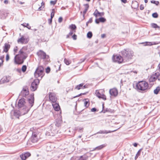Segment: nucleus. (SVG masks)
I'll return each mask as SVG.
<instances>
[{
	"label": "nucleus",
	"mask_w": 160,
	"mask_h": 160,
	"mask_svg": "<svg viewBox=\"0 0 160 160\" xmlns=\"http://www.w3.org/2000/svg\"><path fill=\"white\" fill-rule=\"evenodd\" d=\"M27 48L23 47L19 51L18 54L15 55L14 62L17 64H22L23 63L24 60L27 57L26 53Z\"/></svg>",
	"instance_id": "f257e3e1"
},
{
	"label": "nucleus",
	"mask_w": 160,
	"mask_h": 160,
	"mask_svg": "<svg viewBox=\"0 0 160 160\" xmlns=\"http://www.w3.org/2000/svg\"><path fill=\"white\" fill-rule=\"evenodd\" d=\"M122 53L125 62L132 59L134 56L133 51L129 49H124L122 51Z\"/></svg>",
	"instance_id": "f03ea898"
},
{
	"label": "nucleus",
	"mask_w": 160,
	"mask_h": 160,
	"mask_svg": "<svg viewBox=\"0 0 160 160\" xmlns=\"http://www.w3.org/2000/svg\"><path fill=\"white\" fill-rule=\"evenodd\" d=\"M136 88L138 90L144 91L148 89V83L145 81H140L137 84Z\"/></svg>",
	"instance_id": "7ed1b4c3"
},
{
	"label": "nucleus",
	"mask_w": 160,
	"mask_h": 160,
	"mask_svg": "<svg viewBox=\"0 0 160 160\" xmlns=\"http://www.w3.org/2000/svg\"><path fill=\"white\" fill-rule=\"evenodd\" d=\"M44 68L42 66H39L36 69L34 72V76L36 78L40 77L41 78L44 75Z\"/></svg>",
	"instance_id": "20e7f679"
},
{
	"label": "nucleus",
	"mask_w": 160,
	"mask_h": 160,
	"mask_svg": "<svg viewBox=\"0 0 160 160\" xmlns=\"http://www.w3.org/2000/svg\"><path fill=\"white\" fill-rule=\"evenodd\" d=\"M23 110L21 112H20V110H15L13 111H12V112H13V115L15 116L16 118H19V117L21 115H22L25 114L27 113V112L29 111V109L28 108H26L25 109V111L23 112Z\"/></svg>",
	"instance_id": "39448f33"
},
{
	"label": "nucleus",
	"mask_w": 160,
	"mask_h": 160,
	"mask_svg": "<svg viewBox=\"0 0 160 160\" xmlns=\"http://www.w3.org/2000/svg\"><path fill=\"white\" fill-rule=\"evenodd\" d=\"M39 83L38 79H36L32 82L31 86V89L32 91H35L37 89L38 85Z\"/></svg>",
	"instance_id": "423d86ee"
},
{
	"label": "nucleus",
	"mask_w": 160,
	"mask_h": 160,
	"mask_svg": "<svg viewBox=\"0 0 160 160\" xmlns=\"http://www.w3.org/2000/svg\"><path fill=\"white\" fill-rule=\"evenodd\" d=\"M123 59V57H122L119 55L113 56L112 58V59L114 62L118 63H121L123 62H125Z\"/></svg>",
	"instance_id": "0eeeda50"
},
{
	"label": "nucleus",
	"mask_w": 160,
	"mask_h": 160,
	"mask_svg": "<svg viewBox=\"0 0 160 160\" xmlns=\"http://www.w3.org/2000/svg\"><path fill=\"white\" fill-rule=\"evenodd\" d=\"M30 140L32 143H34L38 142V137L37 133L36 132H32Z\"/></svg>",
	"instance_id": "6e6552de"
},
{
	"label": "nucleus",
	"mask_w": 160,
	"mask_h": 160,
	"mask_svg": "<svg viewBox=\"0 0 160 160\" xmlns=\"http://www.w3.org/2000/svg\"><path fill=\"white\" fill-rule=\"evenodd\" d=\"M28 101L29 104L30 108H31L33 105L34 103V98L33 94H31L28 96Z\"/></svg>",
	"instance_id": "1a4fd4ad"
},
{
	"label": "nucleus",
	"mask_w": 160,
	"mask_h": 160,
	"mask_svg": "<svg viewBox=\"0 0 160 160\" xmlns=\"http://www.w3.org/2000/svg\"><path fill=\"white\" fill-rule=\"evenodd\" d=\"M37 55L40 59H45L46 58V54L43 51L40 50L37 52Z\"/></svg>",
	"instance_id": "9d476101"
},
{
	"label": "nucleus",
	"mask_w": 160,
	"mask_h": 160,
	"mask_svg": "<svg viewBox=\"0 0 160 160\" xmlns=\"http://www.w3.org/2000/svg\"><path fill=\"white\" fill-rule=\"evenodd\" d=\"M49 98L52 103H55L56 102L57 98L56 97L55 94L54 93L50 92Z\"/></svg>",
	"instance_id": "9b49d317"
},
{
	"label": "nucleus",
	"mask_w": 160,
	"mask_h": 160,
	"mask_svg": "<svg viewBox=\"0 0 160 160\" xmlns=\"http://www.w3.org/2000/svg\"><path fill=\"white\" fill-rule=\"evenodd\" d=\"M29 39L28 38L24 37L22 36L21 38H19L18 40V43L21 44H26L27 43Z\"/></svg>",
	"instance_id": "f8f14e48"
},
{
	"label": "nucleus",
	"mask_w": 160,
	"mask_h": 160,
	"mask_svg": "<svg viewBox=\"0 0 160 160\" xmlns=\"http://www.w3.org/2000/svg\"><path fill=\"white\" fill-rule=\"evenodd\" d=\"M25 104V99L24 98H21L19 100L18 106L19 108H21L26 106Z\"/></svg>",
	"instance_id": "ddd939ff"
},
{
	"label": "nucleus",
	"mask_w": 160,
	"mask_h": 160,
	"mask_svg": "<svg viewBox=\"0 0 160 160\" xmlns=\"http://www.w3.org/2000/svg\"><path fill=\"white\" fill-rule=\"evenodd\" d=\"M11 79V77L9 76H6L3 77L0 81V84L8 82Z\"/></svg>",
	"instance_id": "4468645a"
},
{
	"label": "nucleus",
	"mask_w": 160,
	"mask_h": 160,
	"mask_svg": "<svg viewBox=\"0 0 160 160\" xmlns=\"http://www.w3.org/2000/svg\"><path fill=\"white\" fill-rule=\"evenodd\" d=\"M29 92L28 88L25 87L23 88L21 93V95L23 97H26L29 94Z\"/></svg>",
	"instance_id": "2eb2a0df"
},
{
	"label": "nucleus",
	"mask_w": 160,
	"mask_h": 160,
	"mask_svg": "<svg viewBox=\"0 0 160 160\" xmlns=\"http://www.w3.org/2000/svg\"><path fill=\"white\" fill-rule=\"evenodd\" d=\"M109 92L110 95L113 97H116L118 94V91L115 88L110 89Z\"/></svg>",
	"instance_id": "dca6fc26"
},
{
	"label": "nucleus",
	"mask_w": 160,
	"mask_h": 160,
	"mask_svg": "<svg viewBox=\"0 0 160 160\" xmlns=\"http://www.w3.org/2000/svg\"><path fill=\"white\" fill-rule=\"evenodd\" d=\"M31 156V154L28 152L22 154L20 155V157L22 160H26V159Z\"/></svg>",
	"instance_id": "f3484780"
},
{
	"label": "nucleus",
	"mask_w": 160,
	"mask_h": 160,
	"mask_svg": "<svg viewBox=\"0 0 160 160\" xmlns=\"http://www.w3.org/2000/svg\"><path fill=\"white\" fill-rule=\"evenodd\" d=\"M10 48V45L9 44V42L5 43L3 47V52H8Z\"/></svg>",
	"instance_id": "a211bd4d"
},
{
	"label": "nucleus",
	"mask_w": 160,
	"mask_h": 160,
	"mask_svg": "<svg viewBox=\"0 0 160 160\" xmlns=\"http://www.w3.org/2000/svg\"><path fill=\"white\" fill-rule=\"evenodd\" d=\"M104 12H100L97 9H96L93 13V15L96 17L98 16H104Z\"/></svg>",
	"instance_id": "6ab92c4d"
},
{
	"label": "nucleus",
	"mask_w": 160,
	"mask_h": 160,
	"mask_svg": "<svg viewBox=\"0 0 160 160\" xmlns=\"http://www.w3.org/2000/svg\"><path fill=\"white\" fill-rule=\"evenodd\" d=\"M116 130H114L113 131H107L106 130L100 131L94 134V135H96V134H107L108 133H111V132L115 131Z\"/></svg>",
	"instance_id": "aec40b11"
},
{
	"label": "nucleus",
	"mask_w": 160,
	"mask_h": 160,
	"mask_svg": "<svg viewBox=\"0 0 160 160\" xmlns=\"http://www.w3.org/2000/svg\"><path fill=\"white\" fill-rule=\"evenodd\" d=\"M52 106L56 111H58L60 109V107L58 104L56 103V102L55 103H52Z\"/></svg>",
	"instance_id": "412c9836"
},
{
	"label": "nucleus",
	"mask_w": 160,
	"mask_h": 160,
	"mask_svg": "<svg viewBox=\"0 0 160 160\" xmlns=\"http://www.w3.org/2000/svg\"><path fill=\"white\" fill-rule=\"evenodd\" d=\"M0 15L1 16V18H5L8 15V13L5 10H2L1 11V13L0 14Z\"/></svg>",
	"instance_id": "4be33fe9"
},
{
	"label": "nucleus",
	"mask_w": 160,
	"mask_h": 160,
	"mask_svg": "<svg viewBox=\"0 0 160 160\" xmlns=\"http://www.w3.org/2000/svg\"><path fill=\"white\" fill-rule=\"evenodd\" d=\"M157 78L155 75H153L151 76L149 78V80L150 82H153L157 79Z\"/></svg>",
	"instance_id": "5701e85b"
},
{
	"label": "nucleus",
	"mask_w": 160,
	"mask_h": 160,
	"mask_svg": "<svg viewBox=\"0 0 160 160\" xmlns=\"http://www.w3.org/2000/svg\"><path fill=\"white\" fill-rule=\"evenodd\" d=\"M69 28L72 29L71 30H73L74 32H75V29L76 28V26L74 24H71L69 26Z\"/></svg>",
	"instance_id": "b1692460"
},
{
	"label": "nucleus",
	"mask_w": 160,
	"mask_h": 160,
	"mask_svg": "<svg viewBox=\"0 0 160 160\" xmlns=\"http://www.w3.org/2000/svg\"><path fill=\"white\" fill-rule=\"evenodd\" d=\"M84 5L85 7V9H84V11L83 12V16H84V15L87 12V11L88 9V8H89V5L88 4H86Z\"/></svg>",
	"instance_id": "393cba45"
},
{
	"label": "nucleus",
	"mask_w": 160,
	"mask_h": 160,
	"mask_svg": "<svg viewBox=\"0 0 160 160\" xmlns=\"http://www.w3.org/2000/svg\"><path fill=\"white\" fill-rule=\"evenodd\" d=\"M160 91V87L159 86H158L154 90V93L155 94H157Z\"/></svg>",
	"instance_id": "a878e982"
},
{
	"label": "nucleus",
	"mask_w": 160,
	"mask_h": 160,
	"mask_svg": "<svg viewBox=\"0 0 160 160\" xmlns=\"http://www.w3.org/2000/svg\"><path fill=\"white\" fill-rule=\"evenodd\" d=\"M88 157L85 155H84L83 156H81L78 160H86L87 159Z\"/></svg>",
	"instance_id": "bb28decb"
},
{
	"label": "nucleus",
	"mask_w": 160,
	"mask_h": 160,
	"mask_svg": "<svg viewBox=\"0 0 160 160\" xmlns=\"http://www.w3.org/2000/svg\"><path fill=\"white\" fill-rule=\"evenodd\" d=\"M21 25L25 27H27L29 29H31V27L29 26V24L28 23H25L21 24Z\"/></svg>",
	"instance_id": "cd10ccee"
},
{
	"label": "nucleus",
	"mask_w": 160,
	"mask_h": 160,
	"mask_svg": "<svg viewBox=\"0 0 160 160\" xmlns=\"http://www.w3.org/2000/svg\"><path fill=\"white\" fill-rule=\"evenodd\" d=\"M152 27L153 28H160L159 26H158L156 24L154 23H152L151 24Z\"/></svg>",
	"instance_id": "c85d7f7f"
},
{
	"label": "nucleus",
	"mask_w": 160,
	"mask_h": 160,
	"mask_svg": "<svg viewBox=\"0 0 160 160\" xmlns=\"http://www.w3.org/2000/svg\"><path fill=\"white\" fill-rule=\"evenodd\" d=\"M61 121L58 120H56V121L55 125L57 127H59L61 124Z\"/></svg>",
	"instance_id": "c756f323"
},
{
	"label": "nucleus",
	"mask_w": 160,
	"mask_h": 160,
	"mask_svg": "<svg viewBox=\"0 0 160 160\" xmlns=\"http://www.w3.org/2000/svg\"><path fill=\"white\" fill-rule=\"evenodd\" d=\"M158 80L160 81V72H157L155 73Z\"/></svg>",
	"instance_id": "7c9ffc66"
},
{
	"label": "nucleus",
	"mask_w": 160,
	"mask_h": 160,
	"mask_svg": "<svg viewBox=\"0 0 160 160\" xmlns=\"http://www.w3.org/2000/svg\"><path fill=\"white\" fill-rule=\"evenodd\" d=\"M64 62L67 65H69L71 63V62L68 60L66 58H65L64 60Z\"/></svg>",
	"instance_id": "2f4dec72"
},
{
	"label": "nucleus",
	"mask_w": 160,
	"mask_h": 160,
	"mask_svg": "<svg viewBox=\"0 0 160 160\" xmlns=\"http://www.w3.org/2000/svg\"><path fill=\"white\" fill-rule=\"evenodd\" d=\"M83 85V84L81 83L78 85H77L76 87V88L78 90H79L81 89H82V86Z\"/></svg>",
	"instance_id": "473e14b6"
},
{
	"label": "nucleus",
	"mask_w": 160,
	"mask_h": 160,
	"mask_svg": "<svg viewBox=\"0 0 160 160\" xmlns=\"http://www.w3.org/2000/svg\"><path fill=\"white\" fill-rule=\"evenodd\" d=\"M99 20L100 22H104L106 21V19L104 18L101 17L99 18Z\"/></svg>",
	"instance_id": "72a5a7b5"
},
{
	"label": "nucleus",
	"mask_w": 160,
	"mask_h": 160,
	"mask_svg": "<svg viewBox=\"0 0 160 160\" xmlns=\"http://www.w3.org/2000/svg\"><path fill=\"white\" fill-rule=\"evenodd\" d=\"M92 33L91 32H88L87 34V37L88 38H90L92 37Z\"/></svg>",
	"instance_id": "f704fd0d"
},
{
	"label": "nucleus",
	"mask_w": 160,
	"mask_h": 160,
	"mask_svg": "<svg viewBox=\"0 0 160 160\" xmlns=\"http://www.w3.org/2000/svg\"><path fill=\"white\" fill-rule=\"evenodd\" d=\"M89 105V104L88 102V101H87L86 100H85V101L84 102V105L86 107H88Z\"/></svg>",
	"instance_id": "c9c22d12"
},
{
	"label": "nucleus",
	"mask_w": 160,
	"mask_h": 160,
	"mask_svg": "<svg viewBox=\"0 0 160 160\" xmlns=\"http://www.w3.org/2000/svg\"><path fill=\"white\" fill-rule=\"evenodd\" d=\"M27 69V66L26 65H23L22 68V70L23 72H25Z\"/></svg>",
	"instance_id": "e433bc0d"
},
{
	"label": "nucleus",
	"mask_w": 160,
	"mask_h": 160,
	"mask_svg": "<svg viewBox=\"0 0 160 160\" xmlns=\"http://www.w3.org/2000/svg\"><path fill=\"white\" fill-rule=\"evenodd\" d=\"M105 146L104 145H100L98 147H96V149H98V150H100V149H102V148H103Z\"/></svg>",
	"instance_id": "4c0bfd02"
},
{
	"label": "nucleus",
	"mask_w": 160,
	"mask_h": 160,
	"mask_svg": "<svg viewBox=\"0 0 160 160\" xmlns=\"http://www.w3.org/2000/svg\"><path fill=\"white\" fill-rule=\"evenodd\" d=\"M55 10L54 9H52V12L51 13V18H53L54 15Z\"/></svg>",
	"instance_id": "58836bf2"
},
{
	"label": "nucleus",
	"mask_w": 160,
	"mask_h": 160,
	"mask_svg": "<svg viewBox=\"0 0 160 160\" xmlns=\"http://www.w3.org/2000/svg\"><path fill=\"white\" fill-rule=\"evenodd\" d=\"M96 95L99 98H100L102 94L100 93V92L98 91H96Z\"/></svg>",
	"instance_id": "ea45409f"
},
{
	"label": "nucleus",
	"mask_w": 160,
	"mask_h": 160,
	"mask_svg": "<svg viewBox=\"0 0 160 160\" xmlns=\"http://www.w3.org/2000/svg\"><path fill=\"white\" fill-rule=\"evenodd\" d=\"M151 2L152 3L155 4L157 5H158L159 4V2L158 1H156L154 0L151 1Z\"/></svg>",
	"instance_id": "a19ab883"
},
{
	"label": "nucleus",
	"mask_w": 160,
	"mask_h": 160,
	"mask_svg": "<svg viewBox=\"0 0 160 160\" xmlns=\"http://www.w3.org/2000/svg\"><path fill=\"white\" fill-rule=\"evenodd\" d=\"M152 16L154 18H157L158 17V15L157 13H154L152 14Z\"/></svg>",
	"instance_id": "79ce46f5"
},
{
	"label": "nucleus",
	"mask_w": 160,
	"mask_h": 160,
	"mask_svg": "<svg viewBox=\"0 0 160 160\" xmlns=\"http://www.w3.org/2000/svg\"><path fill=\"white\" fill-rule=\"evenodd\" d=\"M100 98H102L103 100H106V97L105 95L102 94V95Z\"/></svg>",
	"instance_id": "37998d69"
},
{
	"label": "nucleus",
	"mask_w": 160,
	"mask_h": 160,
	"mask_svg": "<svg viewBox=\"0 0 160 160\" xmlns=\"http://www.w3.org/2000/svg\"><path fill=\"white\" fill-rule=\"evenodd\" d=\"M18 51V47L17 46L15 47L13 50L14 52V54H15V53L17 52Z\"/></svg>",
	"instance_id": "c03bdc74"
},
{
	"label": "nucleus",
	"mask_w": 160,
	"mask_h": 160,
	"mask_svg": "<svg viewBox=\"0 0 160 160\" xmlns=\"http://www.w3.org/2000/svg\"><path fill=\"white\" fill-rule=\"evenodd\" d=\"M9 59V56L8 53L7 54L6 57V61H8Z\"/></svg>",
	"instance_id": "a18cd8bd"
},
{
	"label": "nucleus",
	"mask_w": 160,
	"mask_h": 160,
	"mask_svg": "<svg viewBox=\"0 0 160 160\" xmlns=\"http://www.w3.org/2000/svg\"><path fill=\"white\" fill-rule=\"evenodd\" d=\"M4 58V55H2V56H0V60H1L2 61V64L3 62V59Z\"/></svg>",
	"instance_id": "49530a36"
},
{
	"label": "nucleus",
	"mask_w": 160,
	"mask_h": 160,
	"mask_svg": "<svg viewBox=\"0 0 160 160\" xmlns=\"http://www.w3.org/2000/svg\"><path fill=\"white\" fill-rule=\"evenodd\" d=\"M57 2V0H55V1H50V4H52L53 5H54L55 4H56Z\"/></svg>",
	"instance_id": "de8ad7c7"
},
{
	"label": "nucleus",
	"mask_w": 160,
	"mask_h": 160,
	"mask_svg": "<svg viewBox=\"0 0 160 160\" xmlns=\"http://www.w3.org/2000/svg\"><path fill=\"white\" fill-rule=\"evenodd\" d=\"M50 68L48 67H47V68L46 69V72H47V73H49L50 72Z\"/></svg>",
	"instance_id": "09e8293b"
},
{
	"label": "nucleus",
	"mask_w": 160,
	"mask_h": 160,
	"mask_svg": "<svg viewBox=\"0 0 160 160\" xmlns=\"http://www.w3.org/2000/svg\"><path fill=\"white\" fill-rule=\"evenodd\" d=\"M23 108L22 109L20 110V112H21L22 111V110H23V112L25 111V109L26 108H28L29 109V108L27 106H25V107H23Z\"/></svg>",
	"instance_id": "8fccbe9b"
},
{
	"label": "nucleus",
	"mask_w": 160,
	"mask_h": 160,
	"mask_svg": "<svg viewBox=\"0 0 160 160\" xmlns=\"http://www.w3.org/2000/svg\"><path fill=\"white\" fill-rule=\"evenodd\" d=\"M77 35L75 34H74L72 36V37L73 39L74 40H76L77 39Z\"/></svg>",
	"instance_id": "3c124183"
},
{
	"label": "nucleus",
	"mask_w": 160,
	"mask_h": 160,
	"mask_svg": "<svg viewBox=\"0 0 160 160\" xmlns=\"http://www.w3.org/2000/svg\"><path fill=\"white\" fill-rule=\"evenodd\" d=\"M62 18L61 17L59 18L58 19V21L60 23L62 22Z\"/></svg>",
	"instance_id": "603ef678"
},
{
	"label": "nucleus",
	"mask_w": 160,
	"mask_h": 160,
	"mask_svg": "<svg viewBox=\"0 0 160 160\" xmlns=\"http://www.w3.org/2000/svg\"><path fill=\"white\" fill-rule=\"evenodd\" d=\"M92 18H90L89 20L88 21V23H91V22H92Z\"/></svg>",
	"instance_id": "864d4df0"
},
{
	"label": "nucleus",
	"mask_w": 160,
	"mask_h": 160,
	"mask_svg": "<svg viewBox=\"0 0 160 160\" xmlns=\"http://www.w3.org/2000/svg\"><path fill=\"white\" fill-rule=\"evenodd\" d=\"M74 32V31H73V30H71V31H70V32H69V34L70 35V36H71L72 35V34H73V32Z\"/></svg>",
	"instance_id": "5fc2aeb1"
},
{
	"label": "nucleus",
	"mask_w": 160,
	"mask_h": 160,
	"mask_svg": "<svg viewBox=\"0 0 160 160\" xmlns=\"http://www.w3.org/2000/svg\"><path fill=\"white\" fill-rule=\"evenodd\" d=\"M52 18H50L48 19V22L50 24H51L52 22Z\"/></svg>",
	"instance_id": "6e6d98bb"
},
{
	"label": "nucleus",
	"mask_w": 160,
	"mask_h": 160,
	"mask_svg": "<svg viewBox=\"0 0 160 160\" xmlns=\"http://www.w3.org/2000/svg\"><path fill=\"white\" fill-rule=\"evenodd\" d=\"M44 5H45L44 2L43 1H42L41 3V6H42V7H43V8L44 7Z\"/></svg>",
	"instance_id": "4d7b16f0"
},
{
	"label": "nucleus",
	"mask_w": 160,
	"mask_h": 160,
	"mask_svg": "<svg viewBox=\"0 0 160 160\" xmlns=\"http://www.w3.org/2000/svg\"><path fill=\"white\" fill-rule=\"evenodd\" d=\"M96 110L97 109L95 108H93L91 109V111L92 112H95Z\"/></svg>",
	"instance_id": "13d9d810"
},
{
	"label": "nucleus",
	"mask_w": 160,
	"mask_h": 160,
	"mask_svg": "<svg viewBox=\"0 0 160 160\" xmlns=\"http://www.w3.org/2000/svg\"><path fill=\"white\" fill-rule=\"evenodd\" d=\"M146 45H152V43L150 42H146Z\"/></svg>",
	"instance_id": "bf43d9fd"
},
{
	"label": "nucleus",
	"mask_w": 160,
	"mask_h": 160,
	"mask_svg": "<svg viewBox=\"0 0 160 160\" xmlns=\"http://www.w3.org/2000/svg\"><path fill=\"white\" fill-rule=\"evenodd\" d=\"M140 10H143V9H144V6H143V5H140Z\"/></svg>",
	"instance_id": "052dcab7"
},
{
	"label": "nucleus",
	"mask_w": 160,
	"mask_h": 160,
	"mask_svg": "<svg viewBox=\"0 0 160 160\" xmlns=\"http://www.w3.org/2000/svg\"><path fill=\"white\" fill-rule=\"evenodd\" d=\"M141 152V150H139L138 152H137L136 155L137 156H138L140 155V153Z\"/></svg>",
	"instance_id": "680f3d73"
},
{
	"label": "nucleus",
	"mask_w": 160,
	"mask_h": 160,
	"mask_svg": "<svg viewBox=\"0 0 160 160\" xmlns=\"http://www.w3.org/2000/svg\"><path fill=\"white\" fill-rule=\"evenodd\" d=\"M100 22L99 21V19H96L95 20V22L97 24H98Z\"/></svg>",
	"instance_id": "e2e57ef3"
},
{
	"label": "nucleus",
	"mask_w": 160,
	"mask_h": 160,
	"mask_svg": "<svg viewBox=\"0 0 160 160\" xmlns=\"http://www.w3.org/2000/svg\"><path fill=\"white\" fill-rule=\"evenodd\" d=\"M82 94H84V93H80V94H79V95H77V96H76L74 97V98H76V97H79V96H81V95H82Z\"/></svg>",
	"instance_id": "0e129e2a"
},
{
	"label": "nucleus",
	"mask_w": 160,
	"mask_h": 160,
	"mask_svg": "<svg viewBox=\"0 0 160 160\" xmlns=\"http://www.w3.org/2000/svg\"><path fill=\"white\" fill-rule=\"evenodd\" d=\"M43 7H42V6H40V7L38 9V10L39 11H41Z\"/></svg>",
	"instance_id": "69168bd1"
},
{
	"label": "nucleus",
	"mask_w": 160,
	"mask_h": 160,
	"mask_svg": "<svg viewBox=\"0 0 160 160\" xmlns=\"http://www.w3.org/2000/svg\"><path fill=\"white\" fill-rule=\"evenodd\" d=\"M4 3L6 4H8V1L7 0H5L4 1Z\"/></svg>",
	"instance_id": "338daca9"
},
{
	"label": "nucleus",
	"mask_w": 160,
	"mask_h": 160,
	"mask_svg": "<svg viewBox=\"0 0 160 160\" xmlns=\"http://www.w3.org/2000/svg\"><path fill=\"white\" fill-rule=\"evenodd\" d=\"M133 145L135 147H136L137 146V144L136 143H134L133 144Z\"/></svg>",
	"instance_id": "774afa93"
}]
</instances>
